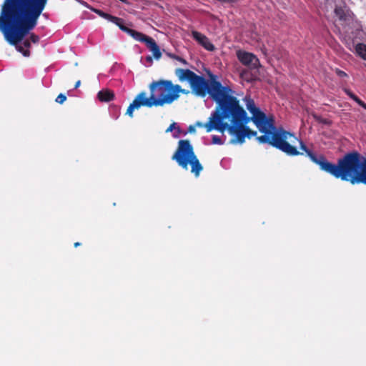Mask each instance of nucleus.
Returning a JSON list of instances; mask_svg holds the SVG:
<instances>
[{
  "instance_id": "nucleus-1",
  "label": "nucleus",
  "mask_w": 366,
  "mask_h": 366,
  "mask_svg": "<svg viewBox=\"0 0 366 366\" xmlns=\"http://www.w3.org/2000/svg\"><path fill=\"white\" fill-rule=\"evenodd\" d=\"M209 96L218 106L208 122H197V127H205L208 132L213 129L220 132L227 130L234 137L231 139V144H242L245 137L250 138L257 135V132L245 126L249 122V119L235 97H228L226 92L215 82H213L209 90Z\"/></svg>"
},
{
  "instance_id": "nucleus-2",
  "label": "nucleus",
  "mask_w": 366,
  "mask_h": 366,
  "mask_svg": "<svg viewBox=\"0 0 366 366\" xmlns=\"http://www.w3.org/2000/svg\"><path fill=\"white\" fill-rule=\"evenodd\" d=\"M47 0H4L0 14V31L6 40L24 56L29 51L19 45L36 25Z\"/></svg>"
},
{
  "instance_id": "nucleus-3",
  "label": "nucleus",
  "mask_w": 366,
  "mask_h": 366,
  "mask_svg": "<svg viewBox=\"0 0 366 366\" xmlns=\"http://www.w3.org/2000/svg\"><path fill=\"white\" fill-rule=\"evenodd\" d=\"M149 89L150 97L147 98L145 92L140 93L128 107L127 114L132 117L134 109L142 106L152 107L170 104L179 97V93H188L182 89L180 86H174L170 81L167 80L154 81L149 85Z\"/></svg>"
},
{
  "instance_id": "nucleus-4",
  "label": "nucleus",
  "mask_w": 366,
  "mask_h": 366,
  "mask_svg": "<svg viewBox=\"0 0 366 366\" xmlns=\"http://www.w3.org/2000/svg\"><path fill=\"white\" fill-rule=\"evenodd\" d=\"M254 124L260 132L264 134L257 138L259 143L269 144L288 155L296 156L300 154L295 147L286 142L288 137L294 136L293 134L282 127L277 129L272 115L267 117L264 112L259 113L254 119Z\"/></svg>"
},
{
  "instance_id": "nucleus-5",
  "label": "nucleus",
  "mask_w": 366,
  "mask_h": 366,
  "mask_svg": "<svg viewBox=\"0 0 366 366\" xmlns=\"http://www.w3.org/2000/svg\"><path fill=\"white\" fill-rule=\"evenodd\" d=\"M296 139L300 142V148L307 153L314 162L319 164L322 170L329 172L337 178H340L342 180L348 181L355 164L357 152L346 154L342 158L338 159L337 164H335L329 162L322 155L318 157H316L312 151L307 148L302 140Z\"/></svg>"
},
{
  "instance_id": "nucleus-6",
  "label": "nucleus",
  "mask_w": 366,
  "mask_h": 366,
  "mask_svg": "<svg viewBox=\"0 0 366 366\" xmlns=\"http://www.w3.org/2000/svg\"><path fill=\"white\" fill-rule=\"evenodd\" d=\"M173 159H175L177 163L183 168L187 169L188 164L192 165V172L196 176L199 174L202 167L197 159L192 145L188 140H180L179 142V147L174 154Z\"/></svg>"
},
{
  "instance_id": "nucleus-7",
  "label": "nucleus",
  "mask_w": 366,
  "mask_h": 366,
  "mask_svg": "<svg viewBox=\"0 0 366 366\" xmlns=\"http://www.w3.org/2000/svg\"><path fill=\"white\" fill-rule=\"evenodd\" d=\"M208 75L210 78L209 83H208L204 77L197 74L194 75V78L190 81L189 84L197 95L204 97L207 93L209 94L213 82H215L219 84V87L226 92L228 97H232V93L233 92L229 86H222L220 82L216 80V76L209 71H208Z\"/></svg>"
},
{
  "instance_id": "nucleus-8",
  "label": "nucleus",
  "mask_w": 366,
  "mask_h": 366,
  "mask_svg": "<svg viewBox=\"0 0 366 366\" xmlns=\"http://www.w3.org/2000/svg\"><path fill=\"white\" fill-rule=\"evenodd\" d=\"M348 181L352 184L360 183L366 184V158L358 152Z\"/></svg>"
},
{
  "instance_id": "nucleus-9",
  "label": "nucleus",
  "mask_w": 366,
  "mask_h": 366,
  "mask_svg": "<svg viewBox=\"0 0 366 366\" xmlns=\"http://www.w3.org/2000/svg\"><path fill=\"white\" fill-rule=\"evenodd\" d=\"M124 31L130 34L134 39L144 42L147 46L153 53V56L155 59H159L161 57L162 54L159 47L152 38L131 29H124Z\"/></svg>"
},
{
  "instance_id": "nucleus-10",
  "label": "nucleus",
  "mask_w": 366,
  "mask_h": 366,
  "mask_svg": "<svg viewBox=\"0 0 366 366\" xmlns=\"http://www.w3.org/2000/svg\"><path fill=\"white\" fill-rule=\"evenodd\" d=\"M237 55L240 62L251 70L257 69L260 66L259 59L252 53L238 51Z\"/></svg>"
},
{
  "instance_id": "nucleus-11",
  "label": "nucleus",
  "mask_w": 366,
  "mask_h": 366,
  "mask_svg": "<svg viewBox=\"0 0 366 366\" xmlns=\"http://www.w3.org/2000/svg\"><path fill=\"white\" fill-rule=\"evenodd\" d=\"M192 34L194 39L206 49L208 51L214 50V45L209 41V39L205 35L196 31H193Z\"/></svg>"
},
{
  "instance_id": "nucleus-12",
  "label": "nucleus",
  "mask_w": 366,
  "mask_h": 366,
  "mask_svg": "<svg viewBox=\"0 0 366 366\" xmlns=\"http://www.w3.org/2000/svg\"><path fill=\"white\" fill-rule=\"evenodd\" d=\"M94 11L95 13H97V14H99V16H101L102 17H104V18L114 22V24H116L119 27V29L121 30H122L123 31H124V29H129L128 27L125 26L123 24L124 21L122 19L112 16V15L104 13L102 11L99 10V9H94Z\"/></svg>"
},
{
  "instance_id": "nucleus-13",
  "label": "nucleus",
  "mask_w": 366,
  "mask_h": 366,
  "mask_svg": "<svg viewBox=\"0 0 366 366\" xmlns=\"http://www.w3.org/2000/svg\"><path fill=\"white\" fill-rule=\"evenodd\" d=\"M176 75L178 76L179 81H187L189 83L194 78L196 74L194 72L189 69H177L175 71Z\"/></svg>"
},
{
  "instance_id": "nucleus-14",
  "label": "nucleus",
  "mask_w": 366,
  "mask_h": 366,
  "mask_svg": "<svg viewBox=\"0 0 366 366\" xmlns=\"http://www.w3.org/2000/svg\"><path fill=\"white\" fill-rule=\"evenodd\" d=\"M246 106L247 109L249 111V112L252 114L251 118L247 117L249 119V122L251 120L254 122V118L259 114V113H262L263 112L260 111L258 108L256 107L254 101L250 99L245 97Z\"/></svg>"
},
{
  "instance_id": "nucleus-15",
  "label": "nucleus",
  "mask_w": 366,
  "mask_h": 366,
  "mask_svg": "<svg viewBox=\"0 0 366 366\" xmlns=\"http://www.w3.org/2000/svg\"><path fill=\"white\" fill-rule=\"evenodd\" d=\"M97 97L100 102H110L114 99V94L109 89H103L99 92Z\"/></svg>"
},
{
  "instance_id": "nucleus-16",
  "label": "nucleus",
  "mask_w": 366,
  "mask_h": 366,
  "mask_svg": "<svg viewBox=\"0 0 366 366\" xmlns=\"http://www.w3.org/2000/svg\"><path fill=\"white\" fill-rule=\"evenodd\" d=\"M355 51L361 58L366 60V45L365 44H357L355 46Z\"/></svg>"
},
{
  "instance_id": "nucleus-17",
  "label": "nucleus",
  "mask_w": 366,
  "mask_h": 366,
  "mask_svg": "<svg viewBox=\"0 0 366 366\" xmlns=\"http://www.w3.org/2000/svg\"><path fill=\"white\" fill-rule=\"evenodd\" d=\"M312 116L320 123L327 124V125L331 124V122L327 119H323L321 117L317 116V114H313Z\"/></svg>"
},
{
  "instance_id": "nucleus-18",
  "label": "nucleus",
  "mask_w": 366,
  "mask_h": 366,
  "mask_svg": "<svg viewBox=\"0 0 366 366\" xmlns=\"http://www.w3.org/2000/svg\"><path fill=\"white\" fill-rule=\"evenodd\" d=\"M167 55L169 57H171V58H172L174 59H176V60L182 62L184 64H187V61L184 59L182 58V57H180V56H179L177 55H175V54H171V53H167Z\"/></svg>"
},
{
  "instance_id": "nucleus-19",
  "label": "nucleus",
  "mask_w": 366,
  "mask_h": 366,
  "mask_svg": "<svg viewBox=\"0 0 366 366\" xmlns=\"http://www.w3.org/2000/svg\"><path fill=\"white\" fill-rule=\"evenodd\" d=\"M335 13L339 17L340 19H345L344 11L341 8H336L335 9Z\"/></svg>"
},
{
  "instance_id": "nucleus-20",
  "label": "nucleus",
  "mask_w": 366,
  "mask_h": 366,
  "mask_svg": "<svg viewBox=\"0 0 366 366\" xmlns=\"http://www.w3.org/2000/svg\"><path fill=\"white\" fill-rule=\"evenodd\" d=\"M66 97L64 94H60L56 99V102L59 103V104H62L65 100H66Z\"/></svg>"
},
{
  "instance_id": "nucleus-21",
  "label": "nucleus",
  "mask_w": 366,
  "mask_h": 366,
  "mask_svg": "<svg viewBox=\"0 0 366 366\" xmlns=\"http://www.w3.org/2000/svg\"><path fill=\"white\" fill-rule=\"evenodd\" d=\"M212 143L215 144H222V141L221 138L218 136H213L212 137Z\"/></svg>"
},
{
  "instance_id": "nucleus-22",
  "label": "nucleus",
  "mask_w": 366,
  "mask_h": 366,
  "mask_svg": "<svg viewBox=\"0 0 366 366\" xmlns=\"http://www.w3.org/2000/svg\"><path fill=\"white\" fill-rule=\"evenodd\" d=\"M336 73L340 77H346L347 76V74L345 71H341L338 69H336Z\"/></svg>"
},
{
  "instance_id": "nucleus-23",
  "label": "nucleus",
  "mask_w": 366,
  "mask_h": 366,
  "mask_svg": "<svg viewBox=\"0 0 366 366\" xmlns=\"http://www.w3.org/2000/svg\"><path fill=\"white\" fill-rule=\"evenodd\" d=\"M31 38V40L34 42V43H36V42H38L39 41V36L32 34L30 36Z\"/></svg>"
},
{
  "instance_id": "nucleus-24",
  "label": "nucleus",
  "mask_w": 366,
  "mask_h": 366,
  "mask_svg": "<svg viewBox=\"0 0 366 366\" xmlns=\"http://www.w3.org/2000/svg\"><path fill=\"white\" fill-rule=\"evenodd\" d=\"M247 75H248V72L247 71H243L241 72V76L242 78H244V79H246L247 81H249V79Z\"/></svg>"
},
{
  "instance_id": "nucleus-25",
  "label": "nucleus",
  "mask_w": 366,
  "mask_h": 366,
  "mask_svg": "<svg viewBox=\"0 0 366 366\" xmlns=\"http://www.w3.org/2000/svg\"><path fill=\"white\" fill-rule=\"evenodd\" d=\"M351 99H352L354 101H355L358 104H360V102H362L357 96H355V94L353 95H351Z\"/></svg>"
},
{
  "instance_id": "nucleus-26",
  "label": "nucleus",
  "mask_w": 366,
  "mask_h": 366,
  "mask_svg": "<svg viewBox=\"0 0 366 366\" xmlns=\"http://www.w3.org/2000/svg\"><path fill=\"white\" fill-rule=\"evenodd\" d=\"M176 127V123L172 124L167 129V132H172Z\"/></svg>"
},
{
  "instance_id": "nucleus-27",
  "label": "nucleus",
  "mask_w": 366,
  "mask_h": 366,
  "mask_svg": "<svg viewBox=\"0 0 366 366\" xmlns=\"http://www.w3.org/2000/svg\"><path fill=\"white\" fill-rule=\"evenodd\" d=\"M218 1H221V2L233 3V2L237 1V0H218Z\"/></svg>"
},
{
  "instance_id": "nucleus-28",
  "label": "nucleus",
  "mask_w": 366,
  "mask_h": 366,
  "mask_svg": "<svg viewBox=\"0 0 366 366\" xmlns=\"http://www.w3.org/2000/svg\"><path fill=\"white\" fill-rule=\"evenodd\" d=\"M345 93L350 97H351V95H353L354 94L352 93L350 90L347 89H345Z\"/></svg>"
},
{
  "instance_id": "nucleus-29",
  "label": "nucleus",
  "mask_w": 366,
  "mask_h": 366,
  "mask_svg": "<svg viewBox=\"0 0 366 366\" xmlns=\"http://www.w3.org/2000/svg\"><path fill=\"white\" fill-rule=\"evenodd\" d=\"M24 46L26 47H29L31 46V44L30 42L28 41V40H26L24 42Z\"/></svg>"
},
{
  "instance_id": "nucleus-30",
  "label": "nucleus",
  "mask_w": 366,
  "mask_h": 366,
  "mask_svg": "<svg viewBox=\"0 0 366 366\" xmlns=\"http://www.w3.org/2000/svg\"><path fill=\"white\" fill-rule=\"evenodd\" d=\"M359 105L366 109V104L362 101L360 102Z\"/></svg>"
},
{
  "instance_id": "nucleus-31",
  "label": "nucleus",
  "mask_w": 366,
  "mask_h": 366,
  "mask_svg": "<svg viewBox=\"0 0 366 366\" xmlns=\"http://www.w3.org/2000/svg\"><path fill=\"white\" fill-rule=\"evenodd\" d=\"M146 60H147V61H148V62H152V58L151 56H147V57L146 58Z\"/></svg>"
},
{
  "instance_id": "nucleus-32",
  "label": "nucleus",
  "mask_w": 366,
  "mask_h": 366,
  "mask_svg": "<svg viewBox=\"0 0 366 366\" xmlns=\"http://www.w3.org/2000/svg\"><path fill=\"white\" fill-rule=\"evenodd\" d=\"M189 131L191 132H194V128L192 126H190L189 127Z\"/></svg>"
},
{
  "instance_id": "nucleus-33",
  "label": "nucleus",
  "mask_w": 366,
  "mask_h": 366,
  "mask_svg": "<svg viewBox=\"0 0 366 366\" xmlns=\"http://www.w3.org/2000/svg\"><path fill=\"white\" fill-rule=\"evenodd\" d=\"M79 84H80V81H78L76 82V85H75V88H77V87L79 86Z\"/></svg>"
},
{
  "instance_id": "nucleus-34",
  "label": "nucleus",
  "mask_w": 366,
  "mask_h": 366,
  "mask_svg": "<svg viewBox=\"0 0 366 366\" xmlns=\"http://www.w3.org/2000/svg\"><path fill=\"white\" fill-rule=\"evenodd\" d=\"M120 1H122V2H125L126 1L125 0H120Z\"/></svg>"
}]
</instances>
